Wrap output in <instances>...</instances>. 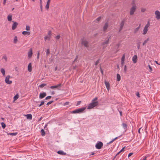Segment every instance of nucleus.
Masks as SVG:
<instances>
[{
    "label": "nucleus",
    "instance_id": "obj_1",
    "mask_svg": "<svg viewBox=\"0 0 160 160\" xmlns=\"http://www.w3.org/2000/svg\"><path fill=\"white\" fill-rule=\"evenodd\" d=\"M98 98L97 97H95L93 99L91 103H90L88 107V109H91L97 106L98 104V102L97 101Z\"/></svg>",
    "mask_w": 160,
    "mask_h": 160
},
{
    "label": "nucleus",
    "instance_id": "obj_2",
    "mask_svg": "<svg viewBox=\"0 0 160 160\" xmlns=\"http://www.w3.org/2000/svg\"><path fill=\"white\" fill-rule=\"evenodd\" d=\"M81 43L82 45H83L85 47L87 48V49H88V48L89 47L88 45V42L84 38H82L81 39Z\"/></svg>",
    "mask_w": 160,
    "mask_h": 160
},
{
    "label": "nucleus",
    "instance_id": "obj_3",
    "mask_svg": "<svg viewBox=\"0 0 160 160\" xmlns=\"http://www.w3.org/2000/svg\"><path fill=\"white\" fill-rule=\"evenodd\" d=\"M86 109L85 107H83L82 108H78L77 109H76L74 110L73 111L72 113H82L83 112V111L84 110Z\"/></svg>",
    "mask_w": 160,
    "mask_h": 160
},
{
    "label": "nucleus",
    "instance_id": "obj_4",
    "mask_svg": "<svg viewBox=\"0 0 160 160\" xmlns=\"http://www.w3.org/2000/svg\"><path fill=\"white\" fill-rule=\"evenodd\" d=\"M137 8V7H132L130 9L129 14L131 15H133L135 12Z\"/></svg>",
    "mask_w": 160,
    "mask_h": 160
},
{
    "label": "nucleus",
    "instance_id": "obj_5",
    "mask_svg": "<svg viewBox=\"0 0 160 160\" xmlns=\"http://www.w3.org/2000/svg\"><path fill=\"white\" fill-rule=\"evenodd\" d=\"M103 145V143L101 142H98L96 144L95 147L96 148L99 149L101 148Z\"/></svg>",
    "mask_w": 160,
    "mask_h": 160
},
{
    "label": "nucleus",
    "instance_id": "obj_6",
    "mask_svg": "<svg viewBox=\"0 0 160 160\" xmlns=\"http://www.w3.org/2000/svg\"><path fill=\"white\" fill-rule=\"evenodd\" d=\"M110 36L107 39L105 40L104 42H103L102 43V45H105L106 44H109V39H110ZM107 47V46H104L103 47V48H105L106 47Z\"/></svg>",
    "mask_w": 160,
    "mask_h": 160
},
{
    "label": "nucleus",
    "instance_id": "obj_7",
    "mask_svg": "<svg viewBox=\"0 0 160 160\" xmlns=\"http://www.w3.org/2000/svg\"><path fill=\"white\" fill-rule=\"evenodd\" d=\"M11 77L10 76L8 75L5 78V81L6 83L8 84H10L12 83V81L9 80V78Z\"/></svg>",
    "mask_w": 160,
    "mask_h": 160
},
{
    "label": "nucleus",
    "instance_id": "obj_8",
    "mask_svg": "<svg viewBox=\"0 0 160 160\" xmlns=\"http://www.w3.org/2000/svg\"><path fill=\"white\" fill-rule=\"evenodd\" d=\"M155 14L156 15V18L157 20L160 19V12L158 10L156 11L155 12Z\"/></svg>",
    "mask_w": 160,
    "mask_h": 160
},
{
    "label": "nucleus",
    "instance_id": "obj_9",
    "mask_svg": "<svg viewBox=\"0 0 160 160\" xmlns=\"http://www.w3.org/2000/svg\"><path fill=\"white\" fill-rule=\"evenodd\" d=\"M51 35V31H49L48 35L44 37V39L45 41L46 40H49Z\"/></svg>",
    "mask_w": 160,
    "mask_h": 160
},
{
    "label": "nucleus",
    "instance_id": "obj_10",
    "mask_svg": "<svg viewBox=\"0 0 160 160\" xmlns=\"http://www.w3.org/2000/svg\"><path fill=\"white\" fill-rule=\"evenodd\" d=\"M46 96V93L45 92L40 93L39 94V98L40 99H42Z\"/></svg>",
    "mask_w": 160,
    "mask_h": 160
},
{
    "label": "nucleus",
    "instance_id": "obj_11",
    "mask_svg": "<svg viewBox=\"0 0 160 160\" xmlns=\"http://www.w3.org/2000/svg\"><path fill=\"white\" fill-rule=\"evenodd\" d=\"M12 22H13V23L12 25V29L14 30L16 29L17 26L18 24V23L16 22H14V21H12Z\"/></svg>",
    "mask_w": 160,
    "mask_h": 160
},
{
    "label": "nucleus",
    "instance_id": "obj_12",
    "mask_svg": "<svg viewBox=\"0 0 160 160\" xmlns=\"http://www.w3.org/2000/svg\"><path fill=\"white\" fill-rule=\"evenodd\" d=\"M61 85L62 84L61 83H59L57 85L51 86L50 87V88L51 89H54L57 88L58 87H61Z\"/></svg>",
    "mask_w": 160,
    "mask_h": 160
},
{
    "label": "nucleus",
    "instance_id": "obj_13",
    "mask_svg": "<svg viewBox=\"0 0 160 160\" xmlns=\"http://www.w3.org/2000/svg\"><path fill=\"white\" fill-rule=\"evenodd\" d=\"M32 55V48H30L29 50V51L28 53V56L29 58H30Z\"/></svg>",
    "mask_w": 160,
    "mask_h": 160
},
{
    "label": "nucleus",
    "instance_id": "obj_14",
    "mask_svg": "<svg viewBox=\"0 0 160 160\" xmlns=\"http://www.w3.org/2000/svg\"><path fill=\"white\" fill-rule=\"evenodd\" d=\"M137 57L136 55H134L132 58V61L134 63H136Z\"/></svg>",
    "mask_w": 160,
    "mask_h": 160
},
{
    "label": "nucleus",
    "instance_id": "obj_15",
    "mask_svg": "<svg viewBox=\"0 0 160 160\" xmlns=\"http://www.w3.org/2000/svg\"><path fill=\"white\" fill-rule=\"evenodd\" d=\"M104 83L107 89L108 90H109L110 88V84L108 82H107L106 81H105Z\"/></svg>",
    "mask_w": 160,
    "mask_h": 160
},
{
    "label": "nucleus",
    "instance_id": "obj_16",
    "mask_svg": "<svg viewBox=\"0 0 160 160\" xmlns=\"http://www.w3.org/2000/svg\"><path fill=\"white\" fill-rule=\"evenodd\" d=\"M50 2V0H48V1L47 2L46 5L45 6V8L47 10H48V9H49Z\"/></svg>",
    "mask_w": 160,
    "mask_h": 160
},
{
    "label": "nucleus",
    "instance_id": "obj_17",
    "mask_svg": "<svg viewBox=\"0 0 160 160\" xmlns=\"http://www.w3.org/2000/svg\"><path fill=\"white\" fill-rule=\"evenodd\" d=\"M25 116L27 117V119L31 120L32 118V115L30 114H28L27 115H25Z\"/></svg>",
    "mask_w": 160,
    "mask_h": 160
},
{
    "label": "nucleus",
    "instance_id": "obj_18",
    "mask_svg": "<svg viewBox=\"0 0 160 160\" xmlns=\"http://www.w3.org/2000/svg\"><path fill=\"white\" fill-rule=\"evenodd\" d=\"M28 70L29 72H31L32 70V64L31 63H29L28 66Z\"/></svg>",
    "mask_w": 160,
    "mask_h": 160
},
{
    "label": "nucleus",
    "instance_id": "obj_19",
    "mask_svg": "<svg viewBox=\"0 0 160 160\" xmlns=\"http://www.w3.org/2000/svg\"><path fill=\"white\" fill-rule=\"evenodd\" d=\"M124 20H123L121 22L119 30H121L122 29V28L124 26Z\"/></svg>",
    "mask_w": 160,
    "mask_h": 160
},
{
    "label": "nucleus",
    "instance_id": "obj_20",
    "mask_svg": "<svg viewBox=\"0 0 160 160\" xmlns=\"http://www.w3.org/2000/svg\"><path fill=\"white\" fill-rule=\"evenodd\" d=\"M57 153L59 154L62 155H66V153L63 152V151L62 150L58 151Z\"/></svg>",
    "mask_w": 160,
    "mask_h": 160
},
{
    "label": "nucleus",
    "instance_id": "obj_21",
    "mask_svg": "<svg viewBox=\"0 0 160 160\" xmlns=\"http://www.w3.org/2000/svg\"><path fill=\"white\" fill-rule=\"evenodd\" d=\"M150 25V23L148 22L147 24L145 25L143 30H148V28Z\"/></svg>",
    "mask_w": 160,
    "mask_h": 160
},
{
    "label": "nucleus",
    "instance_id": "obj_22",
    "mask_svg": "<svg viewBox=\"0 0 160 160\" xmlns=\"http://www.w3.org/2000/svg\"><path fill=\"white\" fill-rule=\"evenodd\" d=\"M122 126L124 129L126 130L127 128L128 125L127 124L125 123H122Z\"/></svg>",
    "mask_w": 160,
    "mask_h": 160
},
{
    "label": "nucleus",
    "instance_id": "obj_23",
    "mask_svg": "<svg viewBox=\"0 0 160 160\" xmlns=\"http://www.w3.org/2000/svg\"><path fill=\"white\" fill-rule=\"evenodd\" d=\"M108 27V22H106L105 23V25L103 27V30H106L107 29V28Z\"/></svg>",
    "mask_w": 160,
    "mask_h": 160
},
{
    "label": "nucleus",
    "instance_id": "obj_24",
    "mask_svg": "<svg viewBox=\"0 0 160 160\" xmlns=\"http://www.w3.org/2000/svg\"><path fill=\"white\" fill-rule=\"evenodd\" d=\"M8 20L9 21H12V15L11 14H9L8 15Z\"/></svg>",
    "mask_w": 160,
    "mask_h": 160
},
{
    "label": "nucleus",
    "instance_id": "obj_25",
    "mask_svg": "<svg viewBox=\"0 0 160 160\" xmlns=\"http://www.w3.org/2000/svg\"><path fill=\"white\" fill-rule=\"evenodd\" d=\"M22 34L24 35H29L30 33L29 32L24 31L22 32Z\"/></svg>",
    "mask_w": 160,
    "mask_h": 160
},
{
    "label": "nucleus",
    "instance_id": "obj_26",
    "mask_svg": "<svg viewBox=\"0 0 160 160\" xmlns=\"http://www.w3.org/2000/svg\"><path fill=\"white\" fill-rule=\"evenodd\" d=\"M1 73H2L3 75V76H5V70L3 68H1Z\"/></svg>",
    "mask_w": 160,
    "mask_h": 160
},
{
    "label": "nucleus",
    "instance_id": "obj_27",
    "mask_svg": "<svg viewBox=\"0 0 160 160\" xmlns=\"http://www.w3.org/2000/svg\"><path fill=\"white\" fill-rule=\"evenodd\" d=\"M117 81H119L120 80L121 76L119 74H117Z\"/></svg>",
    "mask_w": 160,
    "mask_h": 160
},
{
    "label": "nucleus",
    "instance_id": "obj_28",
    "mask_svg": "<svg viewBox=\"0 0 160 160\" xmlns=\"http://www.w3.org/2000/svg\"><path fill=\"white\" fill-rule=\"evenodd\" d=\"M40 132H41V134L42 136H44L45 135V133L44 130L43 129H41Z\"/></svg>",
    "mask_w": 160,
    "mask_h": 160
},
{
    "label": "nucleus",
    "instance_id": "obj_29",
    "mask_svg": "<svg viewBox=\"0 0 160 160\" xmlns=\"http://www.w3.org/2000/svg\"><path fill=\"white\" fill-rule=\"evenodd\" d=\"M18 42L17 37L16 36H15L14 38L13 42L15 44L17 43Z\"/></svg>",
    "mask_w": 160,
    "mask_h": 160
},
{
    "label": "nucleus",
    "instance_id": "obj_30",
    "mask_svg": "<svg viewBox=\"0 0 160 160\" xmlns=\"http://www.w3.org/2000/svg\"><path fill=\"white\" fill-rule=\"evenodd\" d=\"M118 138V137H116L115 138H114V139H113L110 142H108L107 143V144H110L111 143H112L115 140H116V139H117V138Z\"/></svg>",
    "mask_w": 160,
    "mask_h": 160
},
{
    "label": "nucleus",
    "instance_id": "obj_31",
    "mask_svg": "<svg viewBox=\"0 0 160 160\" xmlns=\"http://www.w3.org/2000/svg\"><path fill=\"white\" fill-rule=\"evenodd\" d=\"M132 7L136 6L135 5V0H132V2L131 3Z\"/></svg>",
    "mask_w": 160,
    "mask_h": 160
},
{
    "label": "nucleus",
    "instance_id": "obj_32",
    "mask_svg": "<svg viewBox=\"0 0 160 160\" xmlns=\"http://www.w3.org/2000/svg\"><path fill=\"white\" fill-rule=\"evenodd\" d=\"M148 40H149V38H147V39L145 40L144 41V42L142 43V45L143 46L145 45L146 44V43H147V42H148Z\"/></svg>",
    "mask_w": 160,
    "mask_h": 160
},
{
    "label": "nucleus",
    "instance_id": "obj_33",
    "mask_svg": "<svg viewBox=\"0 0 160 160\" xmlns=\"http://www.w3.org/2000/svg\"><path fill=\"white\" fill-rule=\"evenodd\" d=\"M47 84L45 83H42L41 84L39 85V87L40 88H42L44 86H46Z\"/></svg>",
    "mask_w": 160,
    "mask_h": 160
},
{
    "label": "nucleus",
    "instance_id": "obj_34",
    "mask_svg": "<svg viewBox=\"0 0 160 160\" xmlns=\"http://www.w3.org/2000/svg\"><path fill=\"white\" fill-rule=\"evenodd\" d=\"M17 133H8V135L12 136H15L17 135Z\"/></svg>",
    "mask_w": 160,
    "mask_h": 160
},
{
    "label": "nucleus",
    "instance_id": "obj_35",
    "mask_svg": "<svg viewBox=\"0 0 160 160\" xmlns=\"http://www.w3.org/2000/svg\"><path fill=\"white\" fill-rule=\"evenodd\" d=\"M40 10L42 12V2H40Z\"/></svg>",
    "mask_w": 160,
    "mask_h": 160
},
{
    "label": "nucleus",
    "instance_id": "obj_36",
    "mask_svg": "<svg viewBox=\"0 0 160 160\" xmlns=\"http://www.w3.org/2000/svg\"><path fill=\"white\" fill-rule=\"evenodd\" d=\"M124 59H125V55L123 54L121 58V61L122 62H123V61H124Z\"/></svg>",
    "mask_w": 160,
    "mask_h": 160
},
{
    "label": "nucleus",
    "instance_id": "obj_37",
    "mask_svg": "<svg viewBox=\"0 0 160 160\" xmlns=\"http://www.w3.org/2000/svg\"><path fill=\"white\" fill-rule=\"evenodd\" d=\"M44 101H42L41 102L40 104L38 106L39 107H40L41 106L43 105L44 104Z\"/></svg>",
    "mask_w": 160,
    "mask_h": 160
},
{
    "label": "nucleus",
    "instance_id": "obj_38",
    "mask_svg": "<svg viewBox=\"0 0 160 160\" xmlns=\"http://www.w3.org/2000/svg\"><path fill=\"white\" fill-rule=\"evenodd\" d=\"M1 124H2V128H4L6 127L5 124L3 122H2L1 123Z\"/></svg>",
    "mask_w": 160,
    "mask_h": 160
},
{
    "label": "nucleus",
    "instance_id": "obj_39",
    "mask_svg": "<svg viewBox=\"0 0 160 160\" xmlns=\"http://www.w3.org/2000/svg\"><path fill=\"white\" fill-rule=\"evenodd\" d=\"M100 60V59H98V60H97L96 62H95V65H97L99 63V62Z\"/></svg>",
    "mask_w": 160,
    "mask_h": 160
},
{
    "label": "nucleus",
    "instance_id": "obj_40",
    "mask_svg": "<svg viewBox=\"0 0 160 160\" xmlns=\"http://www.w3.org/2000/svg\"><path fill=\"white\" fill-rule=\"evenodd\" d=\"M148 68L150 69V71H149L150 72H151L152 70V68L151 66L150 65H148Z\"/></svg>",
    "mask_w": 160,
    "mask_h": 160
},
{
    "label": "nucleus",
    "instance_id": "obj_41",
    "mask_svg": "<svg viewBox=\"0 0 160 160\" xmlns=\"http://www.w3.org/2000/svg\"><path fill=\"white\" fill-rule=\"evenodd\" d=\"M30 27L29 26L27 25L26 26V30H30Z\"/></svg>",
    "mask_w": 160,
    "mask_h": 160
},
{
    "label": "nucleus",
    "instance_id": "obj_42",
    "mask_svg": "<svg viewBox=\"0 0 160 160\" xmlns=\"http://www.w3.org/2000/svg\"><path fill=\"white\" fill-rule=\"evenodd\" d=\"M53 102V101H50L48 102H47L46 104H47V105H48L49 104H51Z\"/></svg>",
    "mask_w": 160,
    "mask_h": 160
},
{
    "label": "nucleus",
    "instance_id": "obj_43",
    "mask_svg": "<svg viewBox=\"0 0 160 160\" xmlns=\"http://www.w3.org/2000/svg\"><path fill=\"white\" fill-rule=\"evenodd\" d=\"M101 17H98V18H97L96 19V20L98 21V22H99L101 20Z\"/></svg>",
    "mask_w": 160,
    "mask_h": 160
},
{
    "label": "nucleus",
    "instance_id": "obj_44",
    "mask_svg": "<svg viewBox=\"0 0 160 160\" xmlns=\"http://www.w3.org/2000/svg\"><path fill=\"white\" fill-rule=\"evenodd\" d=\"M46 54H47V55H48V54L50 53V51H49V49H47L46 51Z\"/></svg>",
    "mask_w": 160,
    "mask_h": 160
},
{
    "label": "nucleus",
    "instance_id": "obj_45",
    "mask_svg": "<svg viewBox=\"0 0 160 160\" xmlns=\"http://www.w3.org/2000/svg\"><path fill=\"white\" fill-rule=\"evenodd\" d=\"M51 97H52L51 96H48L45 98V99L48 100L50 99L51 98Z\"/></svg>",
    "mask_w": 160,
    "mask_h": 160
},
{
    "label": "nucleus",
    "instance_id": "obj_46",
    "mask_svg": "<svg viewBox=\"0 0 160 160\" xmlns=\"http://www.w3.org/2000/svg\"><path fill=\"white\" fill-rule=\"evenodd\" d=\"M127 67L126 65H125L124 67V71L126 73L127 72Z\"/></svg>",
    "mask_w": 160,
    "mask_h": 160
},
{
    "label": "nucleus",
    "instance_id": "obj_47",
    "mask_svg": "<svg viewBox=\"0 0 160 160\" xmlns=\"http://www.w3.org/2000/svg\"><path fill=\"white\" fill-rule=\"evenodd\" d=\"M2 58L4 59L6 62H7V57L6 56H4L2 57Z\"/></svg>",
    "mask_w": 160,
    "mask_h": 160
},
{
    "label": "nucleus",
    "instance_id": "obj_48",
    "mask_svg": "<svg viewBox=\"0 0 160 160\" xmlns=\"http://www.w3.org/2000/svg\"><path fill=\"white\" fill-rule=\"evenodd\" d=\"M18 98V95H16L14 97V100H16Z\"/></svg>",
    "mask_w": 160,
    "mask_h": 160
},
{
    "label": "nucleus",
    "instance_id": "obj_49",
    "mask_svg": "<svg viewBox=\"0 0 160 160\" xmlns=\"http://www.w3.org/2000/svg\"><path fill=\"white\" fill-rule=\"evenodd\" d=\"M60 35H57L55 37V38L56 39L58 40L60 38Z\"/></svg>",
    "mask_w": 160,
    "mask_h": 160
},
{
    "label": "nucleus",
    "instance_id": "obj_50",
    "mask_svg": "<svg viewBox=\"0 0 160 160\" xmlns=\"http://www.w3.org/2000/svg\"><path fill=\"white\" fill-rule=\"evenodd\" d=\"M69 103V102H65L63 104V105L64 106H66V105H68V104Z\"/></svg>",
    "mask_w": 160,
    "mask_h": 160
},
{
    "label": "nucleus",
    "instance_id": "obj_51",
    "mask_svg": "<svg viewBox=\"0 0 160 160\" xmlns=\"http://www.w3.org/2000/svg\"><path fill=\"white\" fill-rule=\"evenodd\" d=\"M146 9L144 8H142L141 9V11L142 12H144L146 11Z\"/></svg>",
    "mask_w": 160,
    "mask_h": 160
},
{
    "label": "nucleus",
    "instance_id": "obj_52",
    "mask_svg": "<svg viewBox=\"0 0 160 160\" xmlns=\"http://www.w3.org/2000/svg\"><path fill=\"white\" fill-rule=\"evenodd\" d=\"M81 103V101H79L77 103V104H76V106H77L79 105Z\"/></svg>",
    "mask_w": 160,
    "mask_h": 160
},
{
    "label": "nucleus",
    "instance_id": "obj_53",
    "mask_svg": "<svg viewBox=\"0 0 160 160\" xmlns=\"http://www.w3.org/2000/svg\"><path fill=\"white\" fill-rule=\"evenodd\" d=\"M39 51H38V54H37V58L38 59L39 58Z\"/></svg>",
    "mask_w": 160,
    "mask_h": 160
},
{
    "label": "nucleus",
    "instance_id": "obj_54",
    "mask_svg": "<svg viewBox=\"0 0 160 160\" xmlns=\"http://www.w3.org/2000/svg\"><path fill=\"white\" fill-rule=\"evenodd\" d=\"M133 154V153H129L128 155V157H130Z\"/></svg>",
    "mask_w": 160,
    "mask_h": 160
},
{
    "label": "nucleus",
    "instance_id": "obj_55",
    "mask_svg": "<svg viewBox=\"0 0 160 160\" xmlns=\"http://www.w3.org/2000/svg\"><path fill=\"white\" fill-rule=\"evenodd\" d=\"M140 25H141V24H140L139 26L138 27H137V28H136L135 30H138V29H139Z\"/></svg>",
    "mask_w": 160,
    "mask_h": 160
},
{
    "label": "nucleus",
    "instance_id": "obj_56",
    "mask_svg": "<svg viewBox=\"0 0 160 160\" xmlns=\"http://www.w3.org/2000/svg\"><path fill=\"white\" fill-rule=\"evenodd\" d=\"M148 31H143V34H145L147 33V32Z\"/></svg>",
    "mask_w": 160,
    "mask_h": 160
},
{
    "label": "nucleus",
    "instance_id": "obj_57",
    "mask_svg": "<svg viewBox=\"0 0 160 160\" xmlns=\"http://www.w3.org/2000/svg\"><path fill=\"white\" fill-rule=\"evenodd\" d=\"M136 95L138 96V97H139V93L138 92H137V93H136Z\"/></svg>",
    "mask_w": 160,
    "mask_h": 160
},
{
    "label": "nucleus",
    "instance_id": "obj_58",
    "mask_svg": "<svg viewBox=\"0 0 160 160\" xmlns=\"http://www.w3.org/2000/svg\"><path fill=\"white\" fill-rule=\"evenodd\" d=\"M6 0H3V4L4 5H5L6 4Z\"/></svg>",
    "mask_w": 160,
    "mask_h": 160
},
{
    "label": "nucleus",
    "instance_id": "obj_59",
    "mask_svg": "<svg viewBox=\"0 0 160 160\" xmlns=\"http://www.w3.org/2000/svg\"><path fill=\"white\" fill-rule=\"evenodd\" d=\"M141 129V128H140L138 130V132L139 133H140V130Z\"/></svg>",
    "mask_w": 160,
    "mask_h": 160
},
{
    "label": "nucleus",
    "instance_id": "obj_60",
    "mask_svg": "<svg viewBox=\"0 0 160 160\" xmlns=\"http://www.w3.org/2000/svg\"><path fill=\"white\" fill-rule=\"evenodd\" d=\"M100 71L102 74H103V71L101 68H100Z\"/></svg>",
    "mask_w": 160,
    "mask_h": 160
},
{
    "label": "nucleus",
    "instance_id": "obj_61",
    "mask_svg": "<svg viewBox=\"0 0 160 160\" xmlns=\"http://www.w3.org/2000/svg\"><path fill=\"white\" fill-rule=\"evenodd\" d=\"M146 159H147V157L145 156L143 158V160H146Z\"/></svg>",
    "mask_w": 160,
    "mask_h": 160
},
{
    "label": "nucleus",
    "instance_id": "obj_62",
    "mask_svg": "<svg viewBox=\"0 0 160 160\" xmlns=\"http://www.w3.org/2000/svg\"><path fill=\"white\" fill-rule=\"evenodd\" d=\"M78 58V56H77L76 58H75V59L74 60V62Z\"/></svg>",
    "mask_w": 160,
    "mask_h": 160
},
{
    "label": "nucleus",
    "instance_id": "obj_63",
    "mask_svg": "<svg viewBox=\"0 0 160 160\" xmlns=\"http://www.w3.org/2000/svg\"><path fill=\"white\" fill-rule=\"evenodd\" d=\"M124 148V147L122 148V149L120 150V152H122V151H123Z\"/></svg>",
    "mask_w": 160,
    "mask_h": 160
},
{
    "label": "nucleus",
    "instance_id": "obj_64",
    "mask_svg": "<svg viewBox=\"0 0 160 160\" xmlns=\"http://www.w3.org/2000/svg\"><path fill=\"white\" fill-rule=\"evenodd\" d=\"M137 48L138 49H139L140 48V45L139 44H138L137 46Z\"/></svg>",
    "mask_w": 160,
    "mask_h": 160
}]
</instances>
